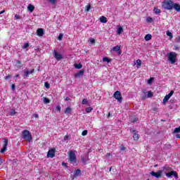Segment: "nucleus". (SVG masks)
<instances>
[{"mask_svg": "<svg viewBox=\"0 0 180 180\" xmlns=\"http://www.w3.org/2000/svg\"><path fill=\"white\" fill-rule=\"evenodd\" d=\"M162 172H164L167 178H172L174 176L175 179H178V173L172 169V167L168 165H165L162 167Z\"/></svg>", "mask_w": 180, "mask_h": 180, "instance_id": "nucleus-1", "label": "nucleus"}, {"mask_svg": "<svg viewBox=\"0 0 180 180\" xmlns=\"http://www.w3.org/2000/svg\"><path fill=\"white\" fill-rule=\"evenodd\" d=\"M162 8L165 11H172L174 9V1L172 0H165L162 2Z\"/></svg>", "mask_w": 180, "mask_h": 180, "instance_id": "nucleus-2", "label": "nucleus"}, {"mask_svg": "<svg viewBox=\"0 0 180 180\" xmlns=\"http://www.w3.org/2000/svg\"><path fill=\"white\" fill-rule=\"evenodd\" d=\"M178 53L176 52H170L167 53L168 61L171 64H175L176 63V57Z\"/></svg>", "mask_w": 180, "mask_h": 180, "instance_id": "nucleus-3", "label": "nucleus"}, {"mask_svg": "<svg viewBox=\"0 0 180 180\" xmlns=\"http://www.w3.org/2000/svg\"><path fill=\"white\" fill-rule=\"evenodd\" d=\"M22 138L26 141H28V143H30L32 139L30 131H29L27 129H25L24 131H22Z\"/></svg>", "mask_w": 180, "mask_h": 180, "instance_id": "nucleus-4", "label": "nucleus"}, {"mask_svg": "<svg viewBox=\"0 0 180 180\" xmlns=\"http://www.w3.org/2000/svg\"><path fill=\"white\" fill-rule=\"evenodd\" d=\"M69 161H70L71 164H73V165H77V155H75V153L72 150L69 152Z\"/></svg>", "mask_w": 180, "mask_h": 180, "instance_id": "nucleus-5", "label": "nucleus"}, {"mask_svg": "<svg viewBox=\"0 0 180 180\" xmlns=\"http://www.w3.org/2000/svg\"><path fill=\"white\" fill-rule=\"evenodd\" d=\"M4 146L3 148L1 149L0 153L1 154H4V153H5V151H6L8 150V143H9V141L8 140V139L5 138L4 139Z\"/></svg>", "mask_w": 180, "mask_h": 180, "instance_id": "nucleus-6", "label": "nucleus"}, {"mask_svg": "<svg viewBox=\"0 0 180 180\" xmlns=\"http://www.w3.org/2000/svg\"><path fill=\"white\" fill-rule=\"evenodd\" d=\"M150 175L152 176H154L155 178H157L158 179H160V178H162V170H158L157 172H151Z\"/></svg>", "mask_w": 180, "mask_h": 180, "instance_id": "nucleus-7", "label": "nucleus"}, {"mask_svg": "<svg viewBox=\"0 0 180 180\" xmlns=\"http://www.w3.org/2000/svg\"><path fill=\"white\" fill-rule=\"evenodd\" d=\"M113 96L115 97V99H117L119 103H122V94L120 93V91H115L113 94Z\"/></svg>", "mask_w": 180, "mask_h": 180, "instance_id": "nucleus-8", "label": "nucleus"}, {"mask_svg": "<svg viewBox=\"0 0 180 180\" xmlns=\"http://www.w3.org/2000/svg\"><path fill=\"white\" fill-rule=\"evenodd\" d=\"M174 95V91L172 90L170 91V92L167 94L165 98H163V103L165 105V103H167V102H168V101H169V98H171V96H172Z\"/></svg>", "mask_w": 180, "mask_h": 180, "instance_id": "nucleus-9", "label": "nucleus"}, {"mask_svg": "<svg viewBox=\"0 0 180 180\" xmlns=\"http://www.w3.org/2000/svg\"><path fill=\"white\" fill-rule=\"evenodd\" d=\"M53 57L57 60V61H60V60H63V55L60 54L56 51H53Z\"/></svg>", "mask_w": 180, "mask_h": 180, "instance_id": "nucleus-10", "label": "nucleus"}, {"mask_svg": "<svg viewBox=\"0 0 180 180\" xmlns=\"http://www.w3.org/2000/svg\"><path fill=\"white\" fill-rule=\"evenodd\" d=\"M130 131H131V133H134L133 139L135 141H137L139 140V139H140V136L139 135V134H137V131L131 129Z\"/></svg>", "mask_w": 180, "mask_h": 180, "instance_id": "nucleus-11", "label": "nucleus"}, {"mask_svg": "<svg viewBox=\"0 0 180 180\" xmlns=\"http://www.w3.org/2000/svg\"><path fill=\"white\" fill-rule=\"evenodd\" d=\"M54 155H56V150H54V149H50V150L48 151L47 157H48L49 158H53Z\"/></svg>", "mask_w": 180, "mask_h": 180, "instance_id": "nucleus-12", "label": "nucleus"}, {"mask_svg": "<svg viewBox=\"0 0 180 180\" xmlns=\"http://www.w3.org/2000/svg\"><path fill=\"white\" fill-rule=\"evenodd\" d=\"M173 8L176 12H180V4L178 3H174L173 4Z\"/></svg>", "mask_w": 180, "mask_h": 180, "instance_id": "nucleus-13", "label": "nucleus"}, {"mask_svg": "<svg viewBox=\"0 0 180 180\" xmlns=\"http://www.w3.org/2000/svg\"><path fill=\"white\" fill-rule=\"evenodd\" d=\"M84 72H85L84 70H79L77 73L75 75V78H79V77H82V75H84Z\"/></svg>", "mask_w": 180, "mask_h": 180, "instance_id": "nucleus-14", "label": "nucleus"}, {"mask_svg": "<svg viewBox=\"0 0 180 180\" xmlns=\"http://www.w3.org/2000/svg\"><path fill=\"white\" fill-rule=\"evenodd\" d=\"M37 33L41 37V36H43L44 34V30L43 28H39L37 30Z\"/></svg>", "mask_w": 180, "mask_h": 180, "instance_id": "nucleus-15", "label": "nucleus"}, {"mask_svg": "<svg viewBox=\"0 0 180 180\" xmlns=\"http://www.w3.org/2000/svg\"><path fill=\"white\" fill-rule=\"evenodd\" d=\"M82 174V172H81V169H77L74 172V177L77 178V176H79V175H81Z\"/></svg>", "mask_w": 180, "mask_h": 180, "instance_id": "nucleus-16", "label": "nucleus"}, {"mask_svg": "<svg viewBox=\"0 0 180 180\" xmlns=\"http://www.w3.org/2000/svg\"><path fill=\"white\" fill-rule=\"evenodd\" d=\"M33 72H34V69H32L31 70H27L25 72H24V77H29L30 74H33Z\"/></svg>", "mask_w": 180, "mask_h": 180, "instance_id": "nucleus-17", "label": "nucleus"}, {"mask_svg": "<svg viewBox=\"0 0 180 180\" xmlns=\"http://www.w3.org/2000/svg\"><path fill=\"white\" fill-rule=\"evenodd\" d=\"M112 51H117L119 55L122 54V52L120 51V46L119 45L114 46L112 48Z\"/></svg>", "mask_w": 180, "mask_h": 180, "instance_id": "nucleus-18", "label": "nucleus"}, {"mask_svg": "<svg viewBox=\"0 0 180 180\" xmlns=\"http://www.w3.org/2000/svg\"><path fill=\"white\" fill-rule=\"evenodd\" d=\"M88 161H89L88 155H84L82 158V162H84L85 165L88 164Z\"/></svg>", "mask_w": 180, "mask_h": 180, "instance_id": "nucleus-19", "label": "nucleus"}, {"mask_svg": "<svg viewBox=\"0 0 180 180\" xmlns=\"http://www.w3.org/2000/svg\"><path fill=\"white\" fill-rule=\"evenodd\" d=\"M153 36L150 34H148L145 36L144 39L146 40V41H148L149 40H151Z\"/></svg>", "mask_w": 180, "mask_h": 180, "instance_id": "nucleus-20", "label": "nucleus"}, {"mask_svg": "<svg viewBox=\"0 0 180 180\" xmlns=\"http://www.w3.org/2000/svg\"><path fill=\"white\" fill-rule=\"evenodd\" d=\"M100 22H101V23H106L108 22V20H107L106 17L101 16L100 18Z\"/></svg>", "mask_w": 180, "mask_h": 180, "instance_id": "nucleus-21", "label": "nucleus"}, {"mask_svg": "<svg viewBox=\"0 0 180 180\" xmlns=\"http://www.w3.org/2000/svg\"><path fill=\"white\" fill-rule=\"evenodd\" d=\"M27 10L29 11V12H33V11H34V6L30 4L27 6Z\"/></svg>", "mask_w": 180, "mask_h": 180, "instance_id": "nucleus-22", "label": "nucleus"}, {"mask_svg": "<svg viewBox=\"0 0 180 180\" xmlns=\"http://www.w3.org/2000/svg\"><path fill=\"white\" fill-rule=\"evenodd\" d=\"M153 11L155 12V13L156 15H160V13H161V10H160V8H157V7H155L153 8Z\"/></svg>", "mask_w": 180, "mask_h": 180, "instance_id": "nucleus-23", "label": "nucleus"}, {"mask_svg": "<svg viewBox=\"0 0 180 180\" xmlns=\"http://www.w3.org/2000/svg\"><path fill=\"white\" fill-rule=\"evenodd\" d=\"M72 111V109H71V108L70 107H68L65 110V115H70V113H71Z\"/></svg>", "mask_w": 180, "mask_h": 180, "instance_id": "nucleus-24", "label": "nucleus"}, {"mask_svg": "<svg viewBox=\"0 0 180 180\" xmlns=\"http://www.w3.org/2000/svg\"><path fill=\"white\" fill-rule=\"evenodd\" d=\"M74 65H75V68H76L77 70H81V68H82V64L81 63H79V64L75 63Z\"/></svg>", "mask_w": 180, "mask_h": 180, "instance_id": "nucleus-25", "label": "nucleus"}, {"mask_svg": "<svg viewBox=\"0 0 180 180\" xmlns=\"http://www.w3.org/2000/svg\"><path fill=\"white\" fill-rule=\"evenodd\" d=\"M117 34H122L123 33V27H119L117 30Z\"/></svg>", "mask_w": 180, "mask_h": 180, "instance_id": "nucleus-26", "label": "nucleus"}, {"mask_svg": "<svg viewBox=\"0 0 180 180\" xmlns=\"http://www.w3.org/2000/svg\"><path fill=\"white\" fill-rule=\"evenodd\" d=\"M16 64H17V68L20 69V68L22 67V61L16 60Z\"/></svg>", "mask_w": 180, "mask_h": 180, "instance_id": "nucleus-27", "label": "nucleus"}, {"mask_svg": "<svg viewBox=\"0 0 180 180\" xmlns=\"http://www.w3.org/2000/svg\"><path fill=\"white\" fill-rule=\"evenodd\" d=\"M137 68H140L141 67V60L138 59L136 60Z\"/></svg>", "mask_w": 180, "mask_h": 180, "instance_id": "nucleus-28", "label": "nucleus"}, {"mask_svg": "<svg viewBox=\"0 0 180 180\" xmlns=\"http://www.w3.org/2000/svg\"><path fill=\"white\" fill-rule=\"evenodd\" d=\"M92 110H94V108H92L91 107H88L86 108V113H91V112H92Z\"/></svg>", "mask_w": 180, "mask_h": 180, "instance_id": "nucleus-29", "label": "nucleus"}, {"mask_svg": "<svg viewBox=\"0 0 180 180\" xmlns=\"http://www.w3.org/2000/svg\"><path fill=\"white\" fill-rule=\"evenodd\" d=\"M103 61L104 63H110V59H109V58H108V57H104V58H103Z\"/></svg>", "mask_w": 180, "mask_h": 180, "instance_id": "nucleus-30", "label": "nucleus"}, {"mask_svg": "<svg viewBox=\"0 0 180 180\" xmlns=\"http://www.w3.org/2000/svg\"><path fill=\"white\" fill-rule=\"evenodd\" d=\"M166 34L169 37V39H172V37H174V36L172 35V33L169 31H167Z\"/></svg>", "mask_w": 180, "mask_h": 180, "instance_id": "nucleus-31", "label": "nucleus"}, {"mask_svg": "<svg viewBox=\"0 0 180 180\" xmlns=\"http://www.w3.org/2000/svg\"><path fill=\"white\" fill-rule=\"evenodd\" d=\"M10 115L11 116H15V115H16V111H15V109L11 110Z\"/></svg>", "mask_w": 180, "mask_h": 180, "instance_id": "nucleus-32", "label": "nucleus"}, {"mask_svg": "<svg viewBox=\"0 0 180 180\" xmlns=\"http://www.w3.org/2000/svg\"><path fill=\"white\" fill-rule=\"evenodd\" d=\"M44 103H50V100L48 98L44 97Z\"/></svg>", "mask_w": 180, "mask_h": 180, "instance_id": "nucleus-33", "label": "nucleus"}, {"mask_svg": "<svg viewBox=\"0 0 180 180\" xmlns=\"http://www.w3.org/2000/svg\"><path fill=\"white\" fill-rule=\"evenodd\" d=\"M89 11H91V4H89V5L86 6L85 11L86 12H89Z\"/></svg>", "mask_w": 180, "mask_h": 180, "instance_id": "nucleus-34", "label": "nucleus"}, {"mask_svg": "<svg viewBox=\"0 0 180 180\" xmlns=\"http://www.w3.org/2000/svg\"><path fill=\"white\" fill-rule=\"evenodd\" d=\"M173 133H180V126L177 128H175Z\"/></svg>", "mask_w": 180, "mask_h": 180, "instance_id": "nucleus-35", "label": "nucleus"}, {"mask_svg": "<svg viewBox=\"0 0 180 180\" xmlns=\"http://www.w3.org/2000/svg\"><path fill=\"white\" fill-rule=\"evenodd\" d=\"M153 93L151 92V91L148 92L147 96L148 98H153Z\"/></svg>", "mask_w": 180, "mask_h": 180, "instance_id": "nucleus-36", "label": "nucleus"}, {"mask_svg": "<svg viewBox=\"0 0 180 180\" xmlns=\"http://www.w3.org/2000/svg\"><path fill=\"white\" fill-rule=\"evenodd\" d=\"M55 110H58V112H61V106L56 105Z\"/></svg>", "mask_w": 180, "mask_h": 180, "instance_id": "nucleus-37", "label": "nucleus"}, {"mask_svg": "<svg viewBox=\"0 0 180 180\" xmlns=\"http://www.w3.org/2000/svg\"><path fill=\"white\" fill-rule=\"evenodd\" d=\"M82 105H86L88 103V100L86 98H84L82 101Z\"/></svg>", "mask_w": 180, "mask_h": 180, "instance_id": "nucleus-38", "label": "nucleus"}, {"mask_svg": "<svg viewBox=\"0 0 180 180\" xmlns=\"http://www.w3.org/2000/svg\"><path fill=\"white\" fill-rule=\"evenodd\" d=\"M44 86H45V88L49 89L50 88V84H49V82H45L44 83Z\"/></svg>", "mask_w": 180, "mask_h": 180, "instance_id": "nucleus-39", "label": "nucleus"}, {"mask_svg": "<svg viewBox=\"0 0 180 180\" xmlns=\"http://www.w3.org/2000/svg\"><path fill=\"white\" fill-rule=\"evenodd\" d=\"M29 43H25V44H24V46L22 47L23 49H27V47H29Z\"/></svg>", "mask_w": 180, "mask_h": 180, "instance_id": "nucleus-40", "label": "nucleus"}, {"mask_svg": "<svg viewBox=\"0 0 180 180\" xmlns=\"http://www.w3.org/2000/svg\"><path fill=\"white\" fill-rule=\"evenodd\" d=\"M12 77V75H8L7 76H6L4 77V79H6V81H8V79H10Z\"/></svg>", "mask_w": 180, "mask_h": 180, "instance_id": "nucleus-41", "label": "nucleus"}, {"mask_svg": "<svg viewBox=\"0 0 180 180\" xmlns=\"http://www.w3.org/2000/svg\"><path fill=\"white\" fill-rule=\"evenodd\" d=\"M64 34H60L59 36L58 37V40H63Z\"/></svg>", "mask_w": 180, "mask_h": 180, "instance_id": "nucleus-42", "label": "nucleus"}, {"mask_svg": "<svg viewBox=\"0 0 180 180\" xmlns=\"http://www.w3.org/2000/svg\"><path fill=\"white\" fill-rule=\"evenodd\" d=\"M86 134H88L87 130H84L82 133V136H86Z\"/></svg>", "mask_w": 180, "mask_h": 180, "instance_id": "nucleus-43", "label": "nucleus"}, {"mask_svg": "<svg viewBox=\"0 0 180 180\" xmlns=\"http://www.w3.org/2000/svg\"><path fill=\"white\" fill-rule=\"evenodd\" d=\"M89 41L91 44H95V39L94 38H91Z\"/></svg>", "mask_w": 180, "mask_h": 180, "instance_id": "nucleus-44", "label": "nucleus"}, {"mask_svg": "<svg viewBox=\"0 0 180 180\" xmlns=\"http://www.w3.org/2000/svg\"><path fill=\"white\" fill-rule=\"evenodd\" d=\"M124 150H126V147H124V146H123V145H121V146H120V150H121V151H124Z\"/></svg>", "mask_w": 180, "mask_h": 180, "instance_id": "nucleus-45", "label": "nucleus"}, {"mask_svg": "<svg viewBox=\"0 0 180 180\" xmlns=\"http://www.w3.org/2000/svg\"><path fill=\"white\" fill-rule=\"evenodd\" d=\"M147 22H153V18H150V17H148V18H147Z\"/></svg>", "mask_w": 180, "mask_h": 180, "instance_id": "nucleus-46", "label": "nucleus"}, {"mask_svg": "<svg viewBox=\"0 0 180 180\" xmlns=\"http://www.w3.org/2000/svg\"><path fill=\"white\" fill-rule=\"evenodd\" d=\"M57 0H49V2H50V4H51L52 5H54V4H56V1Z\"/></svg>", "mask_w": 180, "mask_h": 180, "instance_id": "nucleus-47", "label": "nucleus"}, {"mask_svg": "<svg viewBox=\"0 0 180 180\" xmlns=\"http://www.w3.org/2000/svg\"><path fill=\"white\" fill-rule=\"evenodd\" d=\"M170 102H171V103H175V102H176V100L172 98V99H170Z\"/></svg>", "mask_w": 180, "mask_h": 180, "instance_id": "nucleus-48", "label": "nucleus"}, {"mask_svg": "<svg viewBox=\"0 0 180 180\" xmlns=\"http://www.w3.org/2000/svg\"><path fill=\"white\" fill-rule=\"evenodd\" d=\"M153 82V78H150L148 80V84H151Z\"/></svg>", "mask_w": 180, "mask_h": 180, "instance_id": "nucleus-49", "label": "nucleus"}, {"mask_svg": "<svg viewBox=\"0 0 180 180\" xmlns=\"http://www.w3.org/2000/svg\"><path fill=\"white\" fill-rule=\"evenodd\" d=\"M62 165H63V167H65V168H67L68 166H67V163H65V162H62Z\"/></svg>", "mask_w": 180, "mask_h": 180, "instance_id": "nucleus-50", "label": "nucleus"}, {"mask_svg": "<svg viewBox=\"0 0 180 180\" xmlns=\"http://www.w3.org/2000/svg\"><path fill=\"white\" fill-rule=\"evenodd\" d=\"M176 42H177V43H179V42H180V36L178 37H176Z\"/></svg>", "mask_w": 180, "mask_h": 180, "instance_id": "nucleus-51", "label": "nucleus"}, {"mask_svg": "<svg viewBox=\"0 0 180 180\" xmlns=\"http://www.w3.org/2000/svg\"><path fill=\"white\" fill-rule=\"evenodd\" d=\"M15 84H12V85H11V89H12V91H15Z\"/></svg>", "mask_w": 180, "mask_h": 180, "instance_id": "nucleus-52", "label": "nucleus"}, {"mask_svg": "<svg viewBox=\"0 0 180 180\" xmlns=\"http://www.w3.org/2000/svg\"><path fill=\"white\" fill-rule=\"evenodd\" d=\"M111 155H110V153H107V154L105 155V157H106V158H109Z\"/></svg>", "mask_w": 180, "mask_h": 180, "instance_id": "nucleus-53", "label": "nucleus"}, {"mask_svg": "<svg viewBox=\"0 0 180 180\" xmlns=\"http://www.w3.org/2000/svg\"><path fill=\"white\" fill-rule=\"evenodd\" d=\"M70 139V136L68 135H66L65 137H64V140H68Z\"/></svg>", "mask_w": 180, "mask_h": 180, "instance_id": "nucleus-54", "label": "nucleus"}, {"mask_svg": "<svg viewBox=\"0 0 180 180\" xmlns=\"http://www.w3.org/2000/svg\"><path fill=\"white\" fill-rule=\"evenodd\" d=\"M174 50H179V47L178 46L175 45Z\"/></svg>", "mask_w": 180, "mask_h": 180, "instance_id": "nucleus-55", "label": "nucleus"}, {"mask_svg": "<svg viewBox=\"0 0 180 180\" xmlns=\"http://www.w3.org/2000/svg\"><path fill=\"white\" fill-rule=\"evenodd\" d=\"M14 18H15V19H20V17L19 15H15L14 16Z\"/></svg>", "mask_w": 180, "mask_h": 180, "instance_id": "nucleus-56", "label": "nucleus"}, {"mask_svg": "<svg viewBox=\"0 0 180 180\" xmlns=\"http://www.w3.org/2000/svg\"><path fill=\"white\" fill-rule=\"evenodd\" d=\"M34 117L37 119L39 118V114H34Z\"/></svg>", "mask_w": 180, "mask_h": 180, "instance_id": "nucleus-57", "label": "nucleus"}, {"mask_svg": "<svg viewBox=\"0 0 180 180\" xmlns=\"http://www.w3.org/2000/svg\"><path fill=\"white\" fill-rule=\"evenodd\" d=\"M176 139H180V134H176Z\"/></svg>", "mask_w": 180, "mask_h": 180, "instance_id": "nucleus-58", "label": "nucleus"}, {"mask_svg": "<svg viewBox=\"0 0 180 180\" xmlns=\"http://www.w3.org/2000/svg\"><path fill=\"white\" fill-rule=\"evenodd\" d=\"M3 13H5V10L0 11V15H2Z\"/></svg>", "mask_w": 180, "mask_h": 180, "instance_id": "nucleus-59", "label": "nucleus"}, {"mask_svg": "<svg viewBox=\"0 0 180 180\" xmlns=\"http://www.w3.org/2000/svg\"><path fill=\"white\" fill-rule=\"evenodd\" d=\"M3 161H2V159H1V158H0V165H2V164H3Z\"/></svg>", "mask_w": 180, "mask_h": 180, "instance_id": "nucleus-60", "label": "nucleus"}, {"mask_svg": "<svg viewBox=\"0 0 180 180\" xmlns=\"http://www.w3.org/2000/svg\"><path fill=\"white\" fill-rule=\"evenodd\" d=\"M65 101H70V98L66 97V98H65Z\"/></svg>", "mask_w": 180, "mask_h": 180, "instance_id": "nucleus-61", "label": "nucleus"}, {"mask_svg": "<svg viewBox=\"0 0 180 180\" xmlns=\"http://www.w3.org/2000/svg\"><path fill=\"white\" fill-rule=\"evenodd\" d=\"M18 77H19V74H18V75H16L15 76V78H18Z\"/></svg>", "mask_w": 180, "mask_h": 180, "instance_id": "nucleus-62", "label": "nucleus"}, {"mask_svg": "<svg viewBox=\"0 0 180 180\" xmlns=\"http://www.w3.org/2000/svg\"><path fill=\"white\" fill-rule=\"evenodd\" d=\"M107 117H110V112H108Z\"/></svg>", "mask_w": 180, "mask_h": 180, "instance_id": "nucleus-63", "label": "nucleus"}, {"mask_svg": "<svg viewBox=\"0 0 180 180\" xmlns=\"http://www.w3.org/2000/svg\"><path fill=\"white\" fill-rule=\"evenodd\" d=\"M133 123H135V122H137V120L135 119L134 120L131 121Z\"/></svg>", "mask_w": 180, "mask_h": 180, "instance_id": "nucleus-64", "label": "nucleus"}]
</instances>
